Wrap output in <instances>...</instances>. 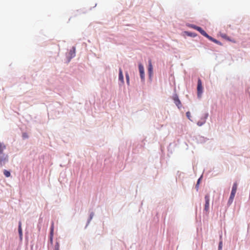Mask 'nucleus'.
<instances>
[{
    "instance_id": "nucleus-10",
    "label": "nucleus",
    "mask_w": 250,
    "mask_h": 250,
    "mask_svg": "<svg viewBox=\"0 0 250 250\" xmlns=\"http://www.w3.org/2000/svg\"><path fill=\"white\" fill-rule=\"evenodd\" d=\"M237 188V183H234L233 185L232 190H231V193H236V190Z\"/></svg>"
},
{
    "instance_id": "nucleus-11",
    "label": "nucleus",
    "mask_w": 250,
    "mask_h": 250,
    "mask_svg": "<svg viewBox=\"0 0 250 250\" xmlns=\"http://www.w3.org/2000/svg\"><path fill=\"white\" fill-rule=\"evenodd\" d=\"M207 116H208V115H206V116L205 117V118L201 121L198 122L197 125L198 126H201L203 125H204L206 122V119L207 118Z\"/></svg>"
},
{
    "instance_id": "nucleus-24",
    "label": "nucleus",
    "mask_w": 250,
    "mask_h": 250,
    "mask_svg": "<svg viewBox=\"0 0 250 250\" xmlns=\"http://www.w3.org/2000/svg\"><path fill=\"white\" fill-rule=\"evenodd\" d=\"M202 28H201L200 27H198V28H197V29L196 30L198 31L199 32H200L202 30Z\"/></svg>"
},
{
    "instance_id": "nucleus-2",
    "label": "nucleus",
    "mask_w": 250,
    "mask_h": 250,
    "mask_svg": "<svg viewBox=\"0 0 250 250\" xmlns=\"http://www.w3.org/2000/svg\"><path fill=\"white\" fill-rule=\"evenodd\" d=\"M172 99H173V100L174 101L175 104L177 106L178 108H180L182 106V104L178 98V95L177 94H175L173 96Z\"/></svg>"
},
{
    "instance_id": "nucleus-25",
    "label": "nucleus",
    "mask_w": 250,
    "mask_h": 250,
    "mask_svg": "<svg viewBox=\"0 0 250 250\" xmlns=\"http://www.w3.org/2000/svg\"><path fill=\"white\" fill-rule=\"evenodd\" d=\"M200 181V178L198 179V182H197V185L198 184H199Z\"/></svg>"
},
{
    "instance_id": "nucleus-23",
    "label": "nucleus",
    "mask_w": 250,
    "mask_h": 250,
    "mask_svg": "<svg viewBox=\"0 0 250 250\" xmlns=\"http://www.w3.org/2000/svg\"><path fill=\"white\" fill-rule=\"evenodd\" d=\"M222 245H223V242L222 241H221L219 243V250H222Z\"/></svg>"
},
{
    "instance_id": "nucleus-14",
    "label": "nucleus",
    "mask_w": 250,
    "mask_h": 250,
    "mask_svg": "<svg viewBox=\"0 0 250 250\" xmlns=\"http://www.w3.org/2000/svg\"><path fill=\"white\" fill-rule=\"evenodd\" d=\"M208 39L209 40L212 41L213 42L217 43V44H220L219 42H218L217 40H216V39L212 38L211 37L209 36L208 35V37H207Z\"/></svg>"
},
{
    "instance_id": "nucleus-8",
    "label": "nucleus",
    "mask_w": 250,
    "mask_h": 250,
    "mask_svg": "<svg viewBox=\"0 0 250 250\" xmlns=\"http://www.w3.org/2000/svg\"><path fill=\"white\" fill-rule=\"evenodd\" d=\"M119 80L122 83H124L123 74L122 70L121 68L119 69Z\"/></svg>"
},
{
    "instance_id": "nucleus-22",
    "label": "nucleus",
    "mask_w": 250,
    "mask_h": 250,
    "mask_svg": "<svg viewBox=\"0 0 250 250\" xmlns=\"http://www.w3.org/2000/svg\"><path fill=\"white\" fill-rule=\"evenodd\" d=\"M189 26L190 27H191V28H193V29H195V30H196V29H197V28H198V26H196V25H194V24H190V25H189Z\"/></svg>"
},
{
    "instance_id": "nucleus-20",
    "label": "nucleus",
    "mask_w": 250,
    "mask_h": 250,
    "mask_svg": "<svg viewBox=\"0 0 250 250\" xmlns=\"http://www.w3.org/2000/svg\"><path fill=\"white\" fill-rule=\"evenodd\" d=\"M186 115H187V117H188V118L191 120V119H190V117H191V114H190V113L189 111H188L186 113Z\"/></svg>"
},
{
    "instance_id": "nucleus-18",
    "label": "nucleus",
    "mask_w": 250,
    "mask_h": 250,
    "mask_svg": "<svg viewBox=\"0 0 250 250\" xmlns=\"http://www.w3.org/2000/svg\"><path fill=\"white\" fill-rule=\"evenodd\" d=\"M200 33L207 38L208 37V35L203 29Z\"/></svg>"
},
{
    "instance_id": "nucleus-6",
    "label": "nucleus",
    "mask_w": 250,
    "mask_h": 250,
    "mask_svg": "<svg viewBox=\"0 0 250 250\" xmlns=\"http://www.w3.org/2000/svg\"><path fill=\"white\" fill-rule=\"evenodd\" d=\"M148 71L149 76L151 77L153 74V66L150 60L148 61Z\"/></svg>"
},
{
    "instance_id": "nucleus-15",
    "label": "nucleus",
    "mask_w": 250,
    "mask_h": 250,
    "mask_svg": "<svg viewBox=\"0 0 250 250\" xmlns=\"http://www.w3.org/2000/svg\"><path fill=\"white\" fill-rule=\"evenodd\" d=\"M53 235V226L52 225L51 228L50 239V241L52 242Z\"/></svg>"
},
{
    "instance_id": "nucleus-26",
    "label": "nucleus",
    "mask_w": 250,
    "mask_h": 250,
    "mask_svg": "<svg viewBox=\"0 0 250 250\" xmlns=\"http://www.w3.org/2000/svg\"><path fill=\"white\" fill-rule=\"evenodd\" d=\"M23 136L24 137H27V135H25V134H23Z\"/></svg>"
},
{
    "instance_id": "nucleus-16",
    "label": "nucleus",
    "mask_w": 250,
    "mask_h": 250,
    "mask_svg": "<svg viewBox=\"0 0 250 250\" xmlns=\"http://www.w3.org/2000/svg\"><path fill=\"white\" fill-rule=\"evenodd\" d=\"M4 175L6 177H9L10 176V172L6 170H4Z\"/></svg>"
},
{
    "instance_id": "nucleus-13",
    "label": "nucleus",
    "mask_w": 250,
    "mask_h": 250,
    "mask_svg": "<svg viewBox=\"0 0 250 250\" xmlns=\"http://www.w3.org/2000/svg\"><path fill=\"white\" fill-rule=\"evenodd\" d=\"M69 54H70L71 58L74 57L75 56V47H73L72 48V49L70 51Z\"/></svg>"
},
{
    "instance_id": "nucleus-3",
    "label": "nucleus",
    "mask_w": 250,
    "mask_h": 250,
    "mask_svg": "<svg viewBox=\"0 0 250 250\" xmlns=\"http://www.w3.org/2000/svg\"><path fill=\"white\" fill-rule=\"evenodd\" d=\"M139 70L140 74V77L142 80L144 81L145 80L144 68L141 63L139 64Z\"/></svg>"
},
{
    "instance_id": "nucleus-21",
    "label": "nucleus",
    "mask_w": 250,
    "mask_h": 250,
    "mask_svg": "<svg viewBox=\"0 0 250 250\" xmlns=\"http://www.w3.org/2000/svg\"><path fill=\"white\" fill-rule=\"evenodd\" d=\"M54 250H59V244L57 243L55 246Z\"/></svg>"
},
{
    "instance_id": "nucleus-9",
    "label": "nucleus",
    "mask_w": 250,
    "mask_h": 250,
    "mask_svg": "<svg viewBox=\"0 0 250 250\" xmlns=\"http://www.w3.org/2000/svg\"><path fill=\"white\" fill-rule=\"evenodd\" d=\"M235 193L231 192L230 195V197H229V201H228V203L229 204H231L232 203L234 198L235 197Z\"/></svg>"
},
{
    "instance_id": "nucleus-12",
    "label": "nucleus",
    "mask_w": 250,
    "mask_h": 250,
    "mask_svg": "<svg viewBox=\"0 0 250 250\" xmlns=\"http://www.w3.org/2000/svg\"><path fill=\"white\" fill-rule=\"evenodd\" d=\"M6 148V146L3 143H0V154H2L3 150Z\"/></svg>"
},
{
    "instance_id": "nucleus-7",
    "label": "nucleus",
    "mask_w": 250,
    "mask_h": 250,
    "mask_svg": "<svg viewBox=\"0 0 250 250\" xmlns=\"http://www.w3.org/2000/svg\"><path fill=\"white\" fill-rule=\"evenodd\" d=\"M18 231H19L20 239H21V240L22 238V229H21V222H19Z\"/></svg>"
},
{
    "instance_id": "nucleus-5",
    "label": "nucleus",
    "mask_w": 250,
    "mask_h": 250,
    "mask_svg": "<svg viewBox=\"0 0 250 250\" xmlns=\"http://www.w3.org/2000/svg\"><path fill=\"white\" fill-rule=\"evenodd\" d=\"M1 155L0 156V167L2 165V162H7L8 161V155H5L4 154H1Z\"/></svg>"
},
{
    "instance_id": "nucleus-17",
    "label": "nucleus",
    "mask_w": 250,
    "mask_h": 250,
    "mask_svg": "<svg viewBox=\"0 0 250 250\" xmlns=\"http://www.w3.org/2000/svg\"><path fill=\"white\" fill-rule=\"evenodd\" d=\"M200 33L207 38L208 37V35L203 29Z\"/></svg>"
},
{
    "instance_id": "nucleus-4",
    "label": "nucleus",
    "mask_w": 250,
    "mask_h": 250,
    "mask_svg": "<svg viewBox=\"0 0 250 250\" xmlns=\"http://www.w3.org/2000/svg\"><path fill=\"white\" fill-rule=\"evenodd\" d=\"M205 210L208 211L209 209V196L208 194H207L205 197Z\"/></svg>"
},
{
    "instance_id": "nucleus-1",
    "label": "nucleus",
    "mask_w": 250,
    "mask_h": 250,
    "mask_svg": "<svg viewBox=\"0 0 250 250\" xmlns=\"http://www.w3.org/2000/svg\"><path fill=\"white\" fill-rule=\"evenodd\" d=\"M197 95L198 97L200 98L203 92V86L202 81L200 79H198L197 83Z\"/></svg>"
},
{
    "instance_id": "nucleus-19",
    "label": "nucleus",
    "mask_w": 250,
    "mask_h": 250,
    "mask_svg": "<svg viewBox=\"0 0 250 250\" xmlns=\"http://www.w3.org/2000/svg\"><path fill=\"white\" fill-rule=\"evenodd\" d=\"M125 77H126V83H127V84L129 85V76L127 73H126L125 74Z\"/></svg>"
}]
</instances>
